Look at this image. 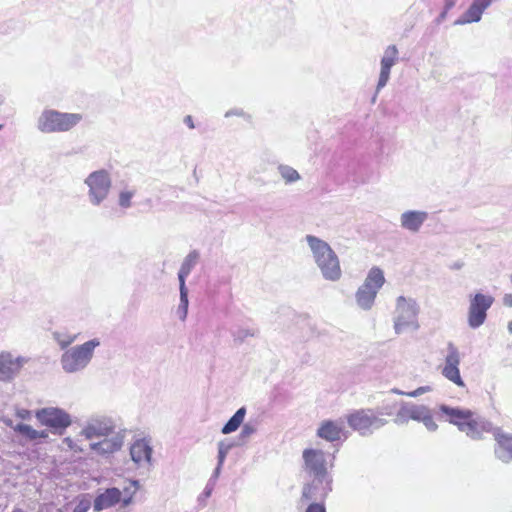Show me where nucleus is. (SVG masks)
Returning a JSON list of instances; mask_svg holds the SVG:
<instances>
[{"mask_svg":"<svg viewBox=\"0 0 512 512\" xmlns=\"http://www.w3.org/2000/svg\"><path fill=\"white\" fill-rule=\"evenodd\" d=\"M343 434V426L332 420L323 421L317 430V436L329 442L340 440Z\"/></svg>","mask_w":512,"mask_h":512,"instance_id":"obj_14","label":"nucleus"},{"mask_svg":"<svg viewBox=\"0 0 512 512\" xmlns=\"http://www.w3.org/2000/svg\"><path fill=\"white\" fill-rule=\"evenodd\" d=\"M440 411L448 417V421L456 425L461 431L470 437H475L478 431V421L470 410L452 408L446 405L440 407Z\"/></svg>","mask_w":512,"mask_h":512,"instance_id":"obj_6","label":"nucleus"},{"mask_svg":"<svg viewBox=\"0 0 512 512\" xmlns=\"http://www.w3.org/2000/svg\"><path fill=\"white\" fill-rule=\"evenodd\" d=\"M122 493L118 488H108L94 500V510L101 511L110 508L121 501Z\"/></svg>","mask_w":512,"mask_h":512,"instance_id":"obj_15","label":"nucleus"},{"mask_svg":"<svg viewBox=\"0 0 512 512\" xmlns=\"http://www.w3.org/2000/svg\"><path fill=\"white\" fill-rule=\"evenodd\" d=\"M88 506H85L84 508L75 509V512H85L87 510Z\"/></svg>","mask_w":512,"mask_h":512,"instance_id":"obj_42","label":"nucleus"},{"mask_svg":"<svg viewBox=\"0 0 512 512\" xmlns=\"http://www.w3.org/2000/svg\"><path fill=\"white\" fill-rule=\"evenodd\" d=\"M305 512H326V508L323 503H311Z\"/></svg>","mask_w":512,"mask_h":512,"instance_id":"obj_33","label":"nucleus"},{"mask_svg":"<svg viewBox=\"0 0 512 512\" xmlns=\"http://www.w3.org/2000/svg\"><path fill=\"white\" fill-rule=\"evenodd\" d=\"M197 257H198V255L196 252L190 253L185 258V260L182 263V266L179 270V273H178V278H179V283H180V296H181V301L184 304L188 303L187 289L185 287V278L190 274L192 268L194 267V265L196 263Z\"/></svg>","mask_w":512,"mask_h":512,"instance_id":"obj_16","label":"nucleus"},{"mask_svg":"<svg viewBox=\"0 0 512 512\" xmlns=\"http://www.w3.org/2000/svg\"><path fill=\"white\" fill-rule=\"evenodd\" d=\"M81 439H77L76 441L72 439L71 437H66L63 440V444L66 445L67 449L73 452H81L83 451L82 446L78 444V442H81Z\"/></svg>","mask_w":512,"mask_h":512,"instance_id":"obj_30","label":"nucleus"},{"mask_svg":"<svg viewBox=\"0 0 512 512\" xmlns=\"http://www.w3.org/2000/svg\"><path fill=\"white\" fill-rule=\"evenodd\" d=\"M282 177L287 182H293L299 179L298 172L291 167H281L280 169Z\"/></svg>","mask_w":512,"mask_h":512,"instance_id":"obj_29","label":"nucleus"},{"mask_svg":"<svg viewBox=\"0 0 512 512\" xmlns=\"http://www.w3.org/2000/svg\"><path fill=\"white\" fill-rule=\"evenodd\" d=\"M134 194H135L134 191H129V190L122 191L119 194V199H118L119 205L123 208L130 207L131 200H132Z\"/></svg>","mask_w":512,"mask_h":512,"instance_id":"obj_28","label":"nucleus"},{"mask_svg":"<svg viewBox=\"0 0 512 512\" xmlns=\"http://www.w3.org/2000/svg\"><path fill=\"white\" fill-rule=\"evenodd\" d=\"M419 421L423 422L427 429L430 431L437 429V424L435 423L434 418L428 408H425Z\"/></svg>","mask_w":512,"mask_h":512,"instance_id":"obj_27","label":"nucleus"},{"mask_svg":"<svg viewBox=\"0 0 512 512\" xmlns=\"http://www.w3.org/2000/svg\"><path fill=\"white\" fill-rule=\"evenodd\" d=\"M31 411L27 409H19L16 412V416L22 420H29L31 418Z\"/></svg>","mask_w":512,"mask_h":512,"instance_id":"obj_34","label":"nucleus"},{"mask_svg":"<svg viewBox=\"0 0 512 512\" xmlns=\"http://www.w3.org/2000/svg\"><path fill=\"white\" fill-rule=\"evenodd\" d=\"M304 469L312 476H330L325 453L318 449L303 451Z\"/></svg>","mask_w":512,"mask_h":512,"instance_id":"obj_9","label":"nucleus"},{"mask_svg":"<svg viewBox=\"0 0 512 512\" xmlns=\"http://www.w3.org/2000/svg\"><path fill=\"white\" fill-rule=\"evenodd\" d=\"M101 436L104 437L101 441L90 444L91 449L95 450L98 454L114 453L123 445L122 436L114 432L112 427L102 426L101 424H91L80 433V437L85 441Z\"/></svg>","mask_w":512,"mask_h":512,"instance_id":"obj_2","label":"nucleus"},{"mask_svg":"<svg viewBox=\"0 0 512 512\" xmlns=\"http://www.w3.org/2000/svg\"><path fill=\"white\" fill-rule=\"evenodd\" d=\"M428 391H430V387L429 386H422V387H419L416 390L410 391V392H403V391H399V390H394V392L399 394V395H406V396H409V397H417V396L422 395V394H424V393H426Z\"/></svg>","mask_w":512,"mask_h":512,"instance_id":"obj_31","label":"nucleus"},{"mask_svg":"<svg viewBox=\"0 0 512 512\" xmlns=\"http://www.w3.org/2000/svg\"><path fill=\"white\" fill-rule=\"evenodd\" d=\"M152 448L145 439L136 440L130 447V455L132 460L137 463L150 462Z\"/></svg>","mask_w":512,"mask_h":512,"instance_id":"obj_17","label":"nucleus"},{"mask_svg":"<svg viewBox=\"0 0 512 512\" xmlns=\"http://www.w3.org/2000/svg\"><path fill=\"white\" fill-rule=\"evenodd\" d=\"M86 183L90 188L92 202L95 205H98L106 198L111 185L108 173L103 170L91 173L87 178Z\"/></svg>","mask_w":512,"mask_h":512,"instance_id":"obj_10","label":"nucleus"},{"mask_svg":"<svg viewBox=\"0 0 512 512\" xmlns=\"http://www.w3.org/2000/svg\"><path fill=\"white\" fill-rule=\"evenodd\" d=\"M73 341H74V338H71V339H69V340H68V341H66V342H61V343H60V344H61V347H62V348H65L66 346H68V345H69L70 343H72Z\"/></svg>","mask_w":512,"mask_h":512,"instance_id":"obj_39","label":"nucleus"},{"mask_svg":"<svg viewBox=\"0 0 512 512\" xmlns=\"http://www.w3.org/2000/svg\"><path fill=\"white\" fill-rule=\"evenodd\" d=\"M184 122L186 123V125L190 128V129H193L195 126H194V122H193V119H192V116L188 115L185 117L184 119Z\"/></svg>","mask_w":512,"mask_h":512,"instance_id":"obj_36","label":"nucleus"},{"mask_svg":"<svg viewBox=\"0 0 512 512\" xmlns=\"http://www.w3.org/2000/svg\"><path fill=\"white\" fill-rule=\"evenodd\" d=\"M469 323L474 328L480 326V294H476L472 301Z\"/></svg>","mask_w":512,"mask_h":512,"instance_id":"obj_24","label":"nucleus"},{"mask_svg":"<svg viewBox=\"0 0 512 512\" xmlns=\"http://www.w3.org/2000/svg\"><path fill=\"white\" fill-rule=\"evenodd\" d=\"M96 339L85 342L62 355V366L67 372H74L83 368L91 359L93 350L99 345Z\"/></svg>","mask_w":512,"mask_h":512,"instance_id":"obj_4","label":"nucleus"},{"mask_svg":"<svg viewBox=\"0 0 512 512\" xmlns=\"http://www.w3.org/2000/svg\"><path fill=\"white\" fill-rule=\"evenodd\" d=\"M14 431H16L21 436L25 437L26 439H28L30 441L48 438V432L46 430L39 431L27 424H22V423L17 424L14 427Z\"/></svg>","mask_w":512,"mask_h":512,"instance_id":"obj_21","label":"nucleus"},{"mask_svg":"<svg viewBox=\"0 0 512 512\" xmlns=\"http://www.w3.org/2000/svg\"><path fill=\"white\" fill-rule=\"evenodd\" d=\"M493 303V298L491 296L482 295V322L485 319V310L488 309Z\"/></svg>","mask_w":512,"mask_h":512,"instance_id":"obj_32","label":"nucleus"},{"mask_svg":"<svg viewBox=\"0 0 512 512\" xmlns=\"http://www.w3.org/2000/svg\"><path fill=\"white\" fill-rule=\"evenodd\" d=\"M403 323L400 321V319H398L396 322H395V330L397 333H400L402 330H403Z\"/></svg>","mask_w":512,"mask_h":512,"instance_id":"obj_37","label":"nucleus"},{"mask_svg":"<svg viewBox=\"0 0 512 512\" xmlns=\"http://www.w3.org/2000/svg\"><path fill=\"white\" fill-rule=\"evenodd\" d=\"M377 293L378 292L374 289L362 284L356 292L357 304L365 310L370 309L375 301Z\"/></svg>","mask_w":512,"mask_h":512,"instance_id":"obj_20","label":"nucleus"},{"mask_svg":"<svg viewBox=\"0 0 512 512\" xmlns=\"http://www.w3.org/2000/svg\"><path fill=\"white\" fill-rule=\"evenodd\" d=\"M493 0H482V12L492 3Z\"/></svg>","mask_w":512,"mask_h":512,"instance_id":"obj_38","label":"nucleus"},{"mask_svg":"<svg viewBox=\"0 0 512 512\" xmlns=\"http://www.w3.org/2000/svg\"><path fill=\"white\" fill-rule=\"evenodd\" d=\"M425 408V406H417L402 403L396 414V421L404 422L407 421L408 419L419 421L420 418L422 417V413L424 412Z\"/></svg>","mask_w":512,"mask_h":512,"instance_id":"obj_19","label":"nucleus"},{"mask_svg":"<svg viewBox=\"0 0 512 512\" xmlns=\"http://www.w3.org/2000/svg\"><path fill=\"white\" fill-rule=\"evenodd\" d=\"M508 329H509V331L512 333V321H511V322H509V324H508Z\"/></svg>","mask_w":512,"mask_h":512,"instance_id":"obj_44","label":"nucleus"},{"mask_svg":"<svg viewBox=\"0 0 512 512\" xmlns=\"http://www.w3.org/2000/svg\"><path fill=\"white\" fill-rule=\"evenodd\" d=\"M129 502H130V499H124V500H123V504H124V505H128V504H129Z\"/></svg>","mask_w":512,"mask_h":512,"instance_id":"obj_43","label":"nucleus"},{"mask_svg":"<svg viewBox=\"0 0 512 512\" xmlns=\"http://www.w3.org/2000/svg\"><path fill=\"white\" fill-rule=\"evenodd\" d=\"M384 282L385 278L383 271L379 267H372L363 284L378 292Z\"/></svg>","mask_w":512,"mask_h":512,"instance_id":"obj_22","label":"nucleus"},{"mask_svg":"<svg viewBox=\"0 0 512 512\" xmlns=\"http://www.w3.org/2000/svg\"><path fill=\"white\" fill-rule=\"evenodd\" d=\"M459 353L453 346H449V352L445 359V366L443 367L442 373L443 375L454 382L458 386H463V381L459 372Z\"/></svg>","mask_w":512,"mask_h":512,"instance_id":"obj_11","label":"nucleus"},{"mask_svg":"<svg viewBox=\"0 0 512 512\" xmlns=\"http://www.w3.org/2000/svg\"><path fill=\"white\" fill-rule=\"evenodd\" d=\"M35 417L39 423L52 430L54 433L62 434L71 425L70 415L63 409L46 407L36 411Z\"/></svg>","mask_w":512,"mask_h":512,"instance_id":"obj_5","label":"nucleus"},{"mask_svg":"<svg viewBox=\"0 0 512 512\" xmlns=\"http://www.w3.org/2000/svg\"><path fill=\"white\" fill-rule=\"evenodd\" d=\"M11 512H27V511L22 508H14Z\"/></svg>","mask_w":512,"mask_h":512,"instance_id":"obj_41","label":"nucleus"},{"mask_svg":"<svg viewBox=\"0 0 512 512\" xmlns=\"http://www.w3.org/2000/svg\"><path fill=\"white\" fill-rule=\"evenodd\" d=\"M332 490L331 476H313L312 480L306 483L302 489L301 500L323 501Z\"/></svg>","mask_w":512,"mask_h":512,"instance_id":"obj_8","label":"nucleus"},{"mask_svg":"<svg viewBox=\"0 0 512 512\" xmlns=\"http://www.w3.org/2000/svg\"><path fill=\"white\" fill-rule=\"evenodd\" d=\"M503 304L507 307H512V294H505L503 297Z\"/></svg>","mask_w":512,"mask_h":512,"instance_id":"obj_35","label":"nucleus"},{"mask_svg":"<svg viewBox=\"0 0 512 512\" xmlns=\"http://www.w3.org/2000/svg\"><path fill=\"white\" fill-rule=\"evenodd\" d=\"M82 120L78 113H61L54 110L44 111L39 118L38 128L42 132L68 131Z\"/></svg>","mask_w":512,"mask_h":512,"instance_id":"obj_3","label":"nucleus"},{"mask_svg":"<svg viewBox=\"0 0 512 512\" xmlns=\"http://www.w3.org/2000/svg\"><path fill=\"white\" fill-rule=\"evenodd\" d=\"M306 239L323 276L331 281L339 280L342 272L338 257L331 247L315 236L308 235Z\"/></svg>","mask_w":512,"mask_h":512,"instance_id":"obj_1","label":"nucleus"},{"mask_svg":"<svg viewBox=\"0 0 512 512\" xmlns=\"http://www.w3.org/2000/svg\"><path fill=\"white\" fill-rule=\"evenodd\" d=\"M2 128V125L0 124V129Z\"/></svg>","mask_w":512,"mask_h":512,"instance_id":"obj_45","label":"nucleus"},{"mask_svg":"<svg viewBox=\"0 0 512 512\" xmlns=\"http://www.w3.org/2000/svg\"><path fill=\"white\" fill-rule=\"evenodd\" d=\"M480 20V4L477 0L471 5L468 11L463 15V18L459 20V23H470Z\"/></svg>","mask_w":512,"mask_h":512,"instance_id":"obj_25","label":"nucleus"},{"mask_svg":"<svg viewBox=\"0 0 512 512\" xmlns=\"http://www.w3.org/2000/svg\"><path fill=\"white\" fill-rule=\"evenodd\" d=\"M347 423L353 430L365 435L371 429L382 427L386 421L372 409H359L347 415Z\"/></svg>","mask_w":512,"mask_h":512,"instance_id":"obj_7","label":"nucleus"},{"mask_svg":"<svg viewBox=\"0 0 512 512\" xmlns=\"http://www.w3.org/2000/svg\"><path fill=\"white\" fill-rule=\"evenodd\" d=\"M453 5H454L453 0H447V2H446V7H447V9H449V8H450V7H452Z\"/></svg>","mask_w":512,"mask_h":512,"instance_id":"obj_40","label":"nucleus"},{"mask_svg":"<svg viewBox=\"0 0 512 512\" xmlns=\"http://www.w3.org/2000/svg\"><path fill=\"white\" fill-rule=\"evenodd\" d=\"M495 455L502 462L512 461V435L503 432L495 433Z\"/></svg>","mask_w":512,"mask_h":512,"instance_id":"obj_13","label":"nucleus"},{"mask_svg":"<svg viewBox=\"0 0 512 512\" xmlns=\"http://www.w3.org/2000/svg\"><path fill=\"white\" fill-rule=\"evenodd\" d=\"M398 49L395 45L387 47L381 60V71L377 88H383L389 80L391 67L396 63Z\"/></svg>","mask_w":512,"mask_h":512,"instance_id":"obj_12","label":"nucleus"},{"mask_svg":"<svg viewBox=\"0 0 512 512\" xmlns=\"http://www.w3.org/2000/svg\"><path fill=\"white\" fill-rule=\"evenodd\" d=\"M426 219V212L408 211L402 214L401 224L405 229L416 232Z\"/></svg>","mask_w":512,"mask_h":512,"instance_id":"obj_18","label":"nucleus"},{"mask_svg":"<svg viewBox=\"0 0 512 512\" xmlns=\"http://www.w3.org/2000/svg\"><path fill=\"white\" fill-rule=\"evenodd\" d=\"M246 410L245 408H240L236 411V413L229 419V421L222 428L223 434H229L231 432L236 431L240 425L242 424L245 417Z\"/></svg>","mask_w":512,"mask_h":512,"instance_id":"obj_23","label":"nucleus"},{"mask_svg":"<svg viewBox=\"0 0 512 512\" xmlns=\"http://www.w3.org/2000/svg\"><path fill=\"white\" fill-rule=\"evenodd\" d=\"M16 366L10 356L0 355V374L2 377H10Z\"/></svg>","mask_w":512,"mask_h":512,"instance_id":"obj_26","label":"nucleus"}]
</instances>
